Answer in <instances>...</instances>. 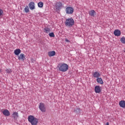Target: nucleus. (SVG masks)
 Masks as SVG:
<instances>
[{"label": "nucleus", "instance_id": "nucleus-27", "mask_svg": "<svg viewBox=\"0 0 125 125\" xmlns=\"http://www.w3.org/2000/svg\"><path fill=\"white\" fill-rule=\"evenodd\" d=\"M106 125H109V123H106Z\"/></svg>", "mask_w": 125, "mask_h": 125}, {"label": "nucleus", "instance_id": "nucleus-12", "mask_svg": "<svg viewBox=\"0 0 125 125\" xmlns=\"http://www.w3.org/2000/svg\"><path fill=\"white\" fill-rule=\"evenodd\" d=\"M96 15V12L94 10H92L89 12V15L90 16H92V17H94V16Z\"/></svg>", "mask_w": 125, "mask_h": 125}, {"label": "nucleus", "instance_id": "nucleus-16", "mask_svg": "<svg viewBox=\"0 0 125 125\" xmlns=\"http://www.w3.org/2000/svg\"><path fill=\"white\" fill-rule=\"evenodd\" d=\"M15 55L19 56L21 53V50L20 49H16L14 50Z\"/></svg>", "mask_w": 125, "mask_h": 125}, {"label": "nucleus", "instance_id": "nucleus-3", "mask_svg": "<svg viewBox=\"0 0 125 125\" xmlns=\"http://www.w3.org/2000/svg\"><path fill=\"white\" fill-rule=\"evenodd\" d=\"M75 24V21L72 18H68L65 21V25L66 27H72Z\"/></svg>", "mask_w": 125, "mask_h": 125}, {"label": "nucleus", "instance_id": "nucleus-10", "mask_svg": "<svg viewBox=\"0 0 125 125\" xmlns=\"http://www.w3.org/2000/svg\"><path fill=\"white\" fill-rule=\"evenodd\" d=\"M62 6V3L61 2H58L55 4V7L56 9H60Z\"/></svg>", "mask_w": 125, "mask_h": 125}, {"label": "nucleus", "instance_id": "nucleus-13", "mask_svg": "<svg viewBox=\"0 0 125 125\" xmlns=\"http://www.w3.org/2000/svg\"><path fill=\"white\" fill-rule=\"evenodd\" d=\"M56 53L55 51H52L48 52V55L49 57H52V56H55Z\"/></svg>", "mask_w": 125, "mask_h": 125}, {"label": "nucleus", "instance_id": "nucleus-11", "mask_svg": "<svg viewBox=\"0 0 125 125\" xmlns=\"http://www.w3.org/2000/svg\"><path fill=\"white\" fill-rule=\"evenodd\" d=\"M114 35L116 37H120L121 36V31L116 29L114 31Z\"/></svg>", "mask_w": 125, "mask_h": 125}, {"label": "nucleus", "instance_id": "nucleus-7", "mask_svg": "<svg viewBox=\"0 0 125 125\" xmlns=\"http://www.w3.org/2000/svg\"><path fill=\"white\" fill-rule=\"evenodd\" d=\"M28 6L31 9V10H34V9H35L36 7H35V2H30L29 4H28Z\"/></svg>", "mask_w": 125, "mask_h": 125}, {"label": "nucleus", "instance_id": "nucleus-28", "mask_svg": "<svg viewBox=\"0 0 125 125\" xmlns=\"http://www.w3.org/2000/svg\"><path fill=\"white\" fill-rule=\"evenodd\" d=\"M0 73H1V69H0Z\"/></svg>", "mask_w": 125, "mask_h": 125}, {"label": "nucleus", "instance_id": "nucleus-21", "mask_svg": "<svg viewBox=\"0 0 125 125\" xmlns=\"http://www.w3.org/2000/svg\"><path fill=\"white\" fill-rule=\"evenodd\" d=\"M120 42H121L122 43H125V37H123L122 38H121L120 39Z\"/></svg>", "mask_w": 125, "mask_h": 125}, {"label": "nucleus", "instance_id": "nucleus-14", "mask_svg": "<svg viewBox=\"0 0 125 125\" xmlns=\"http://www.w3.org/2000/svg\"><path fill=\"white\" fill-rule=\"evenodd\" d=\"M12 116L15 120H17V119L19 117V115H18V112H13Z\"/></svg>", "mask_w": 125, "mask_h": 125}, {"label": "nucleus", "instance_id": "nucleus-26", "mask_svg": "<svg viewBox=\"0 0 125 125\" xmlns=\"http://www.w3.org/2000/svg\"><path fill=\"white\" fill-rule=\"evenodd\" d=\"M65 42H70V41H69V40H68V39H65Z\"/></svg>", "mask_w": 125, "mask_h": 125}, {"label": "nucleus", "instance_id": "nucleus-15", "mask_svg": "<svg viewBox=\"0 0 125 125\" xmlns=\"http://www.w3.org/2000/svg\"><path fill=\"white\" fill-rule=\"evenodd\" d=\"M119 105L122 108H125V101H121L119 102Z\"/></svg>", "mask_w": 125, "mask_h": 125}, {"label": "nucleus", "instance_id": "nucleus-1", "mask_svg": "<svg viewBox=\"0 0 125 125\" xmlns=\"http://www.w3.org/2000/svg\"><path fill=\"white\" fill-rule=\"evenodd\" d=\"M57 68L61 72H67L69 69V65L67 63L62 62L58 64Z\"/></svg>", "mask_w": 125, "mask_h": 125}, {"label": "nucleus", "instance_id": "nucleus-22", "mask_svg": "<svg viewBox=\"0 0 125 125\" xmlns=\"http://www.w3.org/2000/svg\"><path fill=\"white\" fill-rule=\"evenodd\" d=\"M44 30L45 33H46V34H48V33H49V32H50V29H49V28L46 27L44 28Z\"/></svg>", "mask_w": 125, "mask_h": 125}, {"label": "nucleus", "instance_id": "nucleus-25", "mask_svg": "<svg viewBox=\"0 0 125 125\" xmlns=\"http://www.w3.org/2000/svg\"><path fill=\"white\" fill-rule=\"evenodd\" d=\"M3 15V10L2 9H0V16H2Z\"/></svg>", "mask_w": 125, "mask_h": 125}, {"label": "nucleus", "instance_id": "nucleus-23", "mask_svg": "<svg viewBox=\"0 0 125 125\" xmlns=\"http://www.w3.org/2000/svg\"><path fill=\"white\" fill-rule=\"evenodd\" d=\"M49 36L51 38H54V37H55V35H54V33L53 32L49 33Z\"/></svg>", "mask_w": 125, "mask_h": 125}, {"label": "nucleus", "instance_id": "nucleus-29", "mask_svg": "<svg viewBox=\"0 0 125 125\" xmlns=\"http://www.w3.org/2000/svg\"><path fill=\"white\" fill-rule=\"evenodd\" d=\"M124 52H125V50H124Z\"/></svg>", "mask_w": 125, "mask_h": 125}, {"label": "nucleus", "instance_id": "nucleus-6", "mask_svg": "<svg viewBox=\"0 0 125 125\" xmlns=\"http://www.w3.org/2000/svg\"><path fill=\"white\" fill-rule=\"evenodd\" d=\"M18 59L20 61H25L26 60V57L25 54L21 53L18 56Z\"/></svg>", "mask_w": 125, "mask_h": 125}, {"label": "nucleus", "instance_id": "nucleus-8", "mask_svg": "<svg viewBox=\"0 0 125 125\" xmlns=\"http://www.w3.org/2000/svg\"><path fill=\"white\" fill-rule=\"evenodd\" d=\"M94 89L96 93H100L101 92V87L100 86H96Z\"/></svg>", "mask_w": 125, "mask_h": 125}, {"label": "nucleus", "instance_id": "nucleus-18", "mask_svg": "<svg viewBox=\"0 0 125 125\" xmlns=\"http://www.w3.org/2000/svg\"><path fill=\"white\" fill-rule=\"evenodd\" d=\"M97 82L98 83H100V84H103V80H102V78L98 77L97 78Z\"/></svg>", "mask_w": 125, "mask_h": 125}, {"label": "nucleus", "instance_id": "nucleus-5", "mask_svg": "<svg viewBox=\"0 0 125 125\" xmlns=\"http://www.w3.org/2000/svg\"><path fill=\"white\" fill-rule=\"evenodd\" d=\"M39 108L41 111H42L43 113H44L46 109L45 108V106H44V104L42 103H41L39 106Z\"/></svg>", "mask_w": 125, "mask_h": 125}, {"label": "nucleus", "instance_id": "nucleus-17", "mask_svg": "<svg viewBox=\"0 0 125 125\" xmlns=\"http://www.w3.org/2000/svg\"><path fill=\"white\" fill-rule=\"evenodd\" d=\"M93 76L94 78H97H97H99V77H100V73L98 72H95L93 74Z\"/></svg>", "mask_w": 125, "mask_h": 125}, {"label": "nucleus", "instance_id": "nucleus-19", "mask_svg": "<svg viewBox=\"0 0 125 125\" xmlns=\"http://www.w3.org/2000/svg\"><path fill=\"white\" fill-rule=\"evenodd\" d=\"M38 6L40 8H42L43 7V3L42 1H40L38 3Z\"/></svg>", "mask_w": 125, "mask_h": 125}, {"label": "nucleus", "instance_id": "nucleus-24", "mask_svg": "<svg viewBox=\"0 0 125 125\" xmlns=\"http://www.w3.org/2000/svg\"><path fill=\"white\" fill-rule=\"evenodd\" d=\"M6 72H7V73L8 74H11V72H12V71L11 70V69H6Z\"/></svg>", "mask_w": 125, "mask_h": 125}, {"label": "nucleus", "instance_id": "nucleus-20", "mask_svg": "<svg viewBox=\"0 0 125 125\" xmlns=\"http://www.w3.org/2000/svg\"><path fill=\"white\" fill-rule=\"evenodd\" d=\"M24 11L26 12V13H28L29 11H30V10L29 9V7L28 6H26L24 8Z\"/></svg>", "mask_w": 125, "mask_h": 125}, {"label": "nucleus", "instance_id": "nucleus-9", "mask_svg": "<svg viewBox=\"0 0 125 125\" xmlns=\"http://www.w3.org/2000/svg\"><path fill=\"white\" fill-rule=\"evenodd\" d=\"M2 113L4 116H5V117H8L10 116V112H9V111H8L7 109L3 110Z\"/></svg>", "mask_w": 125, "mask_h": 125}, {"label": "nucleus", "instance_id": "nucleus-2", "mask_svg": "<svg viewBox=\"0 0 125 125\" xmlns=\"http://www.w3.org/2000/svg\"><path fill=\"white\" fill-rule=\"evenodd\" d=\"M28 121L32 125H38V124L39 123V119L33 115L28 116Z\"/></svg>", "mask_w": 125, "mask_h": 125}, {"label": "nucleus", "instance_id": "nucleus-4", "mask_svg": "<svg viewBox=\"0 0 125 125\" xmlns=\"http://www.w3.org/2000/svg\"><path fill=\"white\" fill-rule=\"evenodd\" d=\"M65 13L69 15L73 14L74 13V8L70 6L67 7L65 8Z\"/></svg>", "mask_w": 125, "mask_h": 125}]
</instances>
